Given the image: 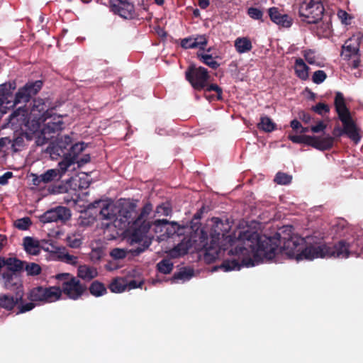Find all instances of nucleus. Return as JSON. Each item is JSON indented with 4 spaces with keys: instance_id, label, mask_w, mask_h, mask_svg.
<instances>
[{
    "instance_id": "2",
    "label": "nucleus",
    "mask_w": 363,
    "mask_h": 363,
    "mask_svg": "<svg viewBox=\"0 0 363 363\" xmlns=\"http://www.w3.org/2000/svg\"><path fill=\"white\" fill-rule=\"evenodd\" d=\"M46 108L47 106L42 99L35 101L31 114L38 119L26 122L28 111L24 107L20 106L10 115L8 125L14 129L21 128L22 125H25L35 135L37 144L42 145L52 137V133L63 128L62 117L53 115Z\"/></svg>"
},
{
    "instance_id": "8",
    "label": "nucleus",
    "mask_w": 363,
    "mask_h": 363,
    "mask_svg": "<svg viewBox=\"0 0 363 363\" xmlns=\"http://www.w3.org/2000/svg\"><path fill=\"white\" fill-rule=\"evenodd\" d=\"M323 12L321 0H304L299 9L300 16L309 23H316L321 18Z\"/></svg>"
},
{
    "instance_id": "26",
    "label": "nucleus",
    "mask_w": 363,
    "mask_h": 363,
    "mask_svg": "<svg viewBox=\"0 0 363 363\" xmlns=\"http://www.w3.org/2000/svg\"><path fill=\"white\" fill-rule=\"evenodd\" d=\"M257 128L264 132L270 133L276 129L277 125L269 117L262 116L257 124Z\"/></svg>"
},
{
    "instance_id": "62",
    "label": "nucleus",
    "mask_w": 363,
    "mask_h": 363,
    "mask_svg": "<svg viewBox=\"0 0 363 363\" xmlns=\"http://www.w3.org/2000/svg\"><path fill=\"white\" fill-rule=\"evenodd\" d=\"M199 5L201 9H206L209 5L208 0H199Z\"/></svg>"
},
{
    "instance_id": "64",
    "label": "nucleus",
    "mask_w": 363,
    "mask_h": 363,
    "mask_svg": "<svg viewBox=\"0 0 363 363\" xmlns=\"http://www.w3.org/2000/svg\"><path fill=\"white\" fill-rule=\"evenodd\" d=\"M4 257H0V270L4 268Z\"/></svg>"
},
{
    "instance_id": "47",
    "label": "nucleus",
    "mask_w": 363,
    "mask_h": 363,
    "mask_svg": "<svg viewBox=\"0 0 363 363\" xmlns=\"http://www.w3.org/2000/svg\"><path fill=\"white\" fill-rule=\"evenodd\" d=\"M303 57L309 64L313 65L316 62V56L312 50H305L303 52Z\"/></svg>"
},
{
    "instance_id": "30",
    "label": "nucleus",
    "mask_w": 363,
    "mask_h": 363,
    "mask_svg": "<svg viewBox=\"0 0 363 363\" xmlns=\"http://www.w3.org/2000/svg\"><path fill=\"white\" fill-rule=\"evenodd\" d=\"M90 292L95 296H101L106 293V289L104 285L99 281H94L89 288Z\"/></svg>"
},
{
    "instance_id": "7",
    "label": "nucleus",
    "mask_w": 363,
    "mask_h": 363,
    "mask_svg": "<svg viewBox=\"0 0 363 363\" xmlns=\"http://www.w3.org/2000/svg\"><path fill=\"white\" fill-rule=\"evenodd\" d=\"M56 279L62 281V293L63 292L71 299L79 298L85 291V286L81 284L77 279L71 277L68 273L59 274L56 275Z\"/></svg>"
},
{
    "instance_id": "32",
    "label": "nucleus",
    "mask_w": 363,
    "mask_h": 363,
    "mask_svg": "<svg viewBox=\"0 0 363 363\" xmlns=\"http://www.w3.org/2000/svg\"><path fill=\"white\" fill-rule=\"evenodd\" d=\"M16 303V300L11 296H0V306L7 310H11Z\"/></svg>"
},
{
    "instance_id": "55",
    "label": "nucleus",
    "mask_w": 363,
    "mask_h": 363,
    "mask_svg": "<svg viewBox=\"0 0 363 363\" xmlns=\"http://www.w3.org/2000/svg\"><path fill=\"white\" fill-rule=\"evenodd\" d=\"M326 125L323 122H318L315 125L311 126V129L313 133L322 132L325 130Z\"/></svg>"
},
{
    "instance_id": "46",
    "label": "nucleus",
    "mask_w": 363,
    "mask_h": 363,
    "mask_svg": "<svg viewBox=\"0 0 363 363\" xmlns=\"http://www.w3.org/2000/svg\"><path fill=\"white\" fill-rule=\"evenodd\" d=\"M171 211V208L167 204L160 205L156 209V213L160 216H169Z\"/></svg>"
},
{
    "instance_id": "43",
    "label": "nucleus",
    "mask_w": 363,
    "mask_h": 363,
    "mask_svg": "<svg viewBox=\"0 0 363 363\" xmlns=\"http://www.w3.org/2000/svg\"><path fill=\"white\" fill-rule=\"evenodd\" d=\"M86 147L83 143H77L71 148V157L77 159V156L82 152Z\"/></svg>"
},
{
    "instance_id": "6",
    "label": "nucleus",
    "mask_w": 363,
    "mask_h": 363,
    "mask_svg": "<svg viewBox=\"0 0 363 363\" xmlns=\"http://www.w3.org/2000/svg\"><path fill=\"white\" fill-rule=\"evenodd\" d=\"M335 105L336 111L340 121L342 123V130L337 129L335 130V134L340 135L346 134L352 141L357 143L360 140L359 129L351 118L350 113L346 107L343 95L337 92L335 99Z\"/></svg>"
},
{
    "instance_id": "48",
    "label": "nucleus",
    "mask_w": 363,
    "mask_h": 363,
    "mask_svg": "<svg viewBox=\"0 0 363 363\" xmlns=\"http://www.w3.org/2000/svg\"><path fill=\"white\" fill-rule=\"evenodd\" d=\"M126 255V250L120 248H115L111 252V255L115 259H123Z\"/></svg>"
},
{
    "instance_id": "58",
    "label": "nucleus",
    "mask_w": 363,
    "mask_h": 363,
    "mask_svg": "<svg viewBox=\"0 0 363 363\" xmlns=\"http://www.w3.org/2000/svg\"><path fill=\"white\" fill-rule=\"evenodd\" d=\"M33 177V183L34 185L38 186L43 183V180L41 179V174H32Z\"/></svg>"
},
{
    "instance_id": "60",
    "label": "nucleus",
    "mask_w": 363,
    "mask_h": 363,
    "mask_svg": "<svg viewBox=\"0 0 363 363\" xmlns=\"http://www.w3.org/2000/svg\"><path fill=\"white\" fill-rule=\"evenodd\" d=\"M352 57L353 58V60L352 62V66L354 68H357L359 66V57L357 55L355 56H352Z\"/></svg>"
},
{
    "instance_id": "14",
    "label": "nucleus",
    "mask_w": 363,
    "mask_h": 363,
    "mask_svg": "<svg viewBox=\"0 0 363 363\" xmlns=\"http://www.w3.org/2000/svg\"><path fill=\"white\" fill-rule=\"evenodd\" d=\"M111 9L115 13L123 18H130L134 8L133 5L126 0H113Z\"/></svg>"
},
{
    "instance_id": "23",
    "label": "nucleus",
    "mask_w": 363,
    "mask_h": 363,
    "mask_svg": "<svg viewBox=\"0 0 363 363\" xmlns=\"http://www.w3.org/2000/svg\"><path fill=\"white\" fill-rule=\"evenodd\" d=\"M294 70L296 76L301 80H306L308 78V67L303 59L298 58L296 60Z\"/></svg>"
},
{
    "instance_id": "49",
    "label": "nucleus",
    "mask_w": 363,
    "mask_h": 363,
    "mask_svg": "<svg viewBox=\"0 0 363 363\" xmlns=\"http://www.w3.org/2000/svg\"><path fill=\"white\" fill-rule=\"evenodd\" d=\"M247 13L254 19H260L263 15L262 12L259 9L254 7L250 8L247 11Z\"/></svg>"
},
{
    "instance_id": "28",
    "label": "nucleus",
    "mask_w": 363,
    "mask_h": 363,
    "mask_svg": "<svg viewBox=\"0 0 363 363\" xmlns=\"http://www.w3.org/2000/svg\"><path fill=\"white\" fill-rule=\"evenodd\" d=\"M109 289L113 293H122L127 290V281L123 278H116L110 284Z\"/></svg>"
},
{
    "instance_id": "13",
    "label": "nucleus",
    "mask_w": 363,
    "mask_h": 363,
    "mask_svg": "<svg viewBox=\"0 0 363 363\" xmlns=\"http://www.w3.org/2000/svg\"><path fill=\"white\" fill-rule=\"evenodd\" d=\"M362 35L360 33L354 35L342 46V56L345 60H350L352 56L357 55Z\"/></svg>"
},
{
    "instance_id": "54",
    "label": "nucleus",
    "mask_w": 363,
    "mask_h": 363,
    "mask_svg": "<svg viewBox=\"0 0 363 363\" xmlns=\"http://www.w3.org/2000/svg\"><path fill=\"white\" fill-rule=\"evenodd\" d=\"M143 280L138 281H131L130 282H127V290H130L136 288H140L143 284Z\"/></svg>"
},
{
    "instance_id": "36",
    "label": "nucleus",
    "mask_w": 363,
    "mask_h": 363,
    "mask_svg": "<svg viewBox=\"0 0 363 363\" xmlns=\"http://www.w3.org/2000/svg\"><path fill=\"white\" fill-rule=\"evenodd\" d=\"M194 48H199L200 50H204L205 47L208 43L207 38L205 35H197L193 37Z\"/></svg>"
},
{
    "instance_id": "10",
    "label": "nucleus",
    "mask_w": 363,
    "mask_h": 363,
    "mask_svg": "<svg viewBox=\"0 0 363 363\" xmlns=\"http://www.w3.org/2000/svg\"><path fill=\"white\" fill-rule=\"evenodd\" d=\"M186 78L194 89L201 90L207 86L210 75L206 69L192 65L186 72Z\"/></svg>"
},
{
    "instance_id": "61",
    "label": "nucleus",
    "mask_w": 363,
    "mask_h": 363,
    "mask_svg": "<svg viewBox=\"0 0 363 363\" xmlns=\"http://www.w3.org/2000/svg\"><path fill=\"white\" fill-rule=\"evenodd\" d=\"M291 127L294 130H297V129L300 128V127H301V123H300L297 120H293V121L291 122Z\"/></svg>"
},
{
    "instance_id": "12",
    "label": "nucleus",
    "mask_w": 363,
    "mask_h": 363,
    "mask_svg": "<svg viewBox=\"0 0 363 363\" xmlns=\"http://www.w3.org/2000/svg\"><path fill=\"white\" fill-rule=\"evenodd\" d=\"M71 216L70 211L66 207L58 206L50 209L40 216V220L43 223L57 222L58 220L66 221Z\"/></svg>"
},
{
    "instance_id": "19",
    "label": "nucleus",
    "mask_w": 363,
    "mask_h": 363,
    "mask_svg": "<svg viewBox=\"0 0 363 363\" xmlns=\"http://www.w3.org/2000/svg\"><path fill=\"white\" fill-rule=\"evenodd\" d=\"M186 233L184 227L178 225L176 222H169L166 220L165 238L166 239L174 235L178 236Z\"/></svg>"
},
{
    "instance_id": "53",
    "label": "nucleus",
    "mask_w": 363,
    "mask_h": 363,
    "mask_svg": "<svg viewBox=\"0 0 363 363\" xmlns=\"http://www.w3.org/2000/svg\"><path fill=\"white\" fill-rule=\"evenodd\" d=\"M193 37L184 38L181 42V45L185 49L194 48Z\"/></svg>"
},
{
    "instance_id": "38",
    "label": "nucleus",
    "mask_w": 363,
    "mask_h": 363,
    "mask_svg": "<svg viewBox=\"0 0 363 363\" xmlns=\"http://www.w3.org/2000/svg\"><path fill=\"white\" fill-rule=\"evenodd\" d=\"M197 55L198 57L200 58V60L208 66L212 68H216L218 67V65L217 62L213 60L211 55L208 54L202 55L200 53H198Z\"/></svg>"
},
{
    "instance_id": "24",
    "label": "nucleus",
    "mask_w": 363,
    "mask_h": 363,
    "mask_svg": "<svg viewBox=\"0 0 363 363\" xmlns=\"http://www.w3.org/2000/svg\"><path fill=\"white\" fill-rule=\"evenodd\" d=\"M23 262L15 257H4V267L6 268L5 272H14L20 271L23 268Z\"/></svg>"
},
{
    "instance_id": "20",
    "label": "nucleus",
    "mask_w": 363,
    "mask_h": 363,
    "mask_svg": "<svg viewBox=\"0 0 363 363\" xmlns=\"http://www.w3.org/2000/svg\"><path fill=\"white\" fill-rule=\"evenodd\" d=\"M68 183L70 184V187L73 190L86 189L90 184L89 176L85 173H82L77 177L72 178L68 181Z\"/></svg>"
},
{
    "instance_id": "41",
    "label": "nucleus",
    "mask_w": 363,
    "mask_h": 363,
    "mask_svg": "<svg viewBox=\"0 0 363 363\" xmlns=\"http://www.w3.org/2000/svg\"><path fill=\"white\" fill-rule=\"evenodd\" d=\"M26 271L28 275H38L40 273L41 268L38 264L30 263L26 265Z\"/></svg>"
},
{
    "instance_id": "39",
    "label": "nucleus",
    "mask_w": 363,
    "mask_h": 363,
    "mask_svg": "<svg viewBox=\"0 0 363 363\" xmlns=\"http://www.w3.org/2000/svg\"><path fill=\"white\" fill-rule=\"evenodd\" d=\"M291 181V177L287 174L279 172L277 174L274 182L279 184H288Z\"/></svg>"
},
{
    "instance_id": "35",
    "label": "nucleus",
    "mask_w": 363,
    "mask_h": 363,
    "mask_svg": "<svg viewBox=\"0 0 363 363\" xmlns=\"http://www.w3.org/2000/svg\"><path fill=\"white\" fill-rule=\"evenodd\" d=\"M289 138L295 143H304L311 145L312 136L309 135H289Z\"/></svg>"
},
{
    "instance_id": "63",
    "label": "nucleus",
    "mask_w": 363,
    "mask_h": 363,
    "mask_svg": "<svg viewBox=\"0 0 363 363\" xmlns=\"http://www.w3.org/2000/svg\"><path fill=\"white\" fill-rule=\"evenodd\" d=\"M300 117L306 123H309V121L311 120L310 116L305 113H303L302 116H301Z\"/></svg>"
},
{
    "instance_id": "21",
    "label": "nucleus",
    "mask_w": 363,
    "mask_h": 363,
    "mask_svg": "<svg viewBox=\"0 0 363 363\" xmlns=\"http://www.w3.org/2000/svg\"><path fill=\"white\" fill-rule=\"evenodd\" d=\"M23 245L25 250L33 255L39 254L40 247L39 241L30 237H26L23 240Z\"/></svg>"
},
{
    "instance_id": "44",
    "label": "nucleus",
    "mask_w": 363,
    "mask_h": 363,
    "mask_svg": "<svg viewBox=\"0 0 363 363\" xmlns=\"http://www.w3.org/2000/svg\"><path fill=\"white\" fill-rule=\"evenodd\" d=\"M326 79V74L323 70H318L313 74V82L315 84H320Z\"/></svg>"
},
{
    "instance_id": "22",
    "label": "nucleus",
    "mask_w": 363,
    "mask_h": 363,
    "mask_svg": "<svg viewBox=\"0 0 363 363\" xmlns=\"http://www.w3.org/2000/svg\"><path fill=\"white\" fill-rule=\"evenodd\" d=\"M234 45L236 51L240 54L247 52L252 48L250 40L246 37L238 38L234 42Z\"/></svg>"
},
{
    "instance_id": "15",
    "label": "nucleus",
    "mask_w": 363,
    "mask_h": 363,
    "mask_svg": "<svg viewBox=\"0 0 363 363\" xmlns=\"http://www.w3.org/2000/svg\"><path fill=\"white\" fill-rule=\"evenodd\" d=\"M71 143L69 136H65L64 139L61 138L57 143L52 144L48 147L47 152L50 154L52 160H57L60 156L65 155V150Z\"/></svg>"
},
{
    "instance_id": "11",
    "label": "nucleus",
    "mask_w": 363,
    "mask_h": 363,
    "mask_svg": "<svg viewBox=\"0 0 363 363\" xmlns=\"http://www.w3.org/2000/svg\"><path fill=\"white\" fill-rule=\"evenodd\" d=\"M315 246L320 247L321 251L325 255L318 256V258H328L331 257L346 258L349 255V246L346 245L344 242H340L337 245L333 247L325 245L322 242H315Z\"/></svg>"
},
{
    "instance_id": "37",
    "label": "nucleus",
    "mask_w": 363,
    "mask_h": 363,
    "mask_svg": "<svg viewBox=\"0 0 363 363\" xmlns=\"http://www.w3.org/2000/svg\"><path fill=\"white\" fill-rule=\"evenodd\" d=\"M158 269L164 274H169L172 270L173 264L171 261L164 259L157 264Z\"/></svg>"
},
{
    "instance_id": "40",
    "label": "nucleus",
    "mask_w": 363,
    "mask_h": 363,
    "mask_svg": "<svg viewBox=\"0 0 363 363\" xmlns=\"http://www.w3.org/2000/svg\"><path fill=\"white\" fill-rule=\"evenodd\" d=\"M31 222L29 218L25 217L15 221L14 225L20 230H26L30 225Z\"/></svg>"
},
{
    "instance_id": "29",
    "label": "nucleus",
    "mask_w": 363,
    "mask_h": 363,
    "mask_svg": "<svg viewBox=\"0 0 363 363\" xmlns=\"http://www.w3.org/2000/svg\"><path fill=\"white\" fill-rule=\"evenodd\" d=\"M193 277V270L191 269H183L173 277L172 281L177 282L179 280L182 281H187Z\"/></svg>"
},
{
    "instance_id": "1",
    "label": "nucleus",
    "mask_w": 363,
    "mask_h": 363,
    "mask_svg": "<svg viewBox=\"0 0 363 363\" xmlns=\"http://www.w3.org/2000/svg\"><path fill=\"white\" fill-rule=\"evenodd\" d=\"M230 223L213 218L201 229H197L190 238H185L169 252L171 257L186 254L191 248L205 250L213 257L218 256L220 250H228L229 254L238 257L242 266L254 267L275 258L279 254L296 261L313 260L324 252L310 238L307 240L296 235L289 239L279 236H259L247 225H239L230 233Z\"/></svg>"
},
{
    "instance_id": "56",
    "label": "nucleus",
    "mask_w": 363,
    "mask_h": 363,
    "mask_svg": "<svg viewBox=\"0 0 363 363\" xmlns=\"http://www.w3.org/2000/svg\"><path fill=\"white\" fill-rule=\"evenodd\" d=\"M35 307V305L33 303H28L26 304L22 305L19 308L18 313H23L27 311L32 310Z\"/></svg>"
},
{
    "instance_id": "59",
    "label": "nucleus",
    "mask_w": 363,
    "mask_h": 363,
    "mask_svg": "<svg viewBox=\"0 0 363 363\" xmlns=\"http://www.w3.org/2000/svg\"><path fill=\"white\" fill-rule=\"evenodd\" d=\"M89 160H90L89 156L86 155V156H84V157H82V159H80L79 160H77V159H75V163L77 162L79 165H81V164L87 163Z\"/></svg>"
},
{
    "instance_id": "50",
    "label": "nucleus",
    "mask_w": 363,
    "mask_h": 363,
    "mask_svg": "<svg viewBox=\"0 0 363 363\" xmlns=\"http://www.w3.org/2000/svg\"><path fill=\"white\" fill-rule=\"evenodd\" d=\"M61 258L64 262L70 264H75L77 262V257L65 252L62 253Z\"/></svg>"
},
{
    "instance_id": "17",
    "label": "nucleus",
    "mask_w": 363,
    "mask_h": 363,
    "mask_svg": "<svg viewBox=\"0 0 363 363\" xmlns=\"http://www.w3.org/2000/svg\"><path fill=\"white\" fill-rule=\"evenodd\" d=\"M269 15L271 20L276 24L284 27H289L291 24V19L286 14H281L277 8L269 9Z\"/></svg>"
},
{
    "instance_id": "27",
    "label": "nucleus",
    "mask_w": 363,
    "mask_h": 363,
    "mask_svg": "<svg viewBox=\"0 0 363 363\" xmlns=\"http://www.w3.org/2000/svg\"><path fill=\"white\" fill-rule=\"evenodd\" d=\"M60 179V173L57 169H50L43 174H41V179L43 184L56 182Z\"/></svg>"
},
{
    "instance_id": "45",
    "label": "nucleus",
    "mask_w": 363,
    "mask_h": 363,
    "mask_svg": "<svg viewBox=\"0 0 363 363\" xmlns=\"http://www.w3.org/2000/svg\"><path fill=\"white\" fill-rule=\"evenodd\" d=\"M104 256V250L101 247L94 248L90 253V257L93 261H99Z\"/></svg>"
},
{
    "instance_id": "3",
    "label": "nucleus",
    "mask_w": 363,
    "mask_h": 363,
    "mask_svg": "<svg viewBox=\"0 0 363 363\" xmlns=\"http://www.w3.org/2000/svg\"><path fill=\"white\" fill-rule=\"evenodd\" d=\"M152 210V205L146 204L135 221V229L133 233V239L135 241H142L144 238L150 240L155 238L158 241L166 240V219H157L150 222L148 218Z\"/></svg>"
},
{
    "instance_id": "42",
    "label": "nucleus",
    "mask_w": 363,
    "mask_h": 363,
    "mask_svg": "<svg viewBox=\"0 0 363 363\" xmlns=\"http://www.w3.org/2000/svg\"><path fill=\"white\" fill-rule=\"evenodd\" d=\"M337 16L342 24L349 25L350 23L352 16L345 11L342 9L338 10Z\"/></svg>"
},
{
    "instance_id": "57",
    "label": "nucleus",
    "mask_w": 363,
    "mask_h": 363,
    "mask_svg": "<svg viewBox=\"0 0 363 363\" xmlns=\"http://www.w3.org/2000/svg\"><path fill=\"white\" fill-rule=\"evenodd\" d=\"M12 176H13L12 172H6L4 175L0 177V184L4 185V184H7L8 180L9 179H11L12 177Z\"/></svg>"
},
{
    "instance_id": "5",
    "label": "nucleus",
    "mask_w": 363,
    "mask_h": 363,
    "mask_svg": "<svg viewBox=\"0 0 363 363\" xmlns=\"http://www.w3.org/2000/svg\"><path fill=\"white\" fill-rule=\"evenodd\" d=\"M100 208V218L119 228H122L121 225L128 221L130 216V213L127 210V202L125 200L116 202L109 199L96 201L89 205V208Z\"/></svg>"
},
{
    "instance_id": "34",
    "label": "nucleus",
    "mask_w": 363,
    "mask_h": 363,
    "mask_svg": "<svg viewBox=\"0 0 363 363\" xmlns=\"http://www.w3.org/2000/svg\"><path fill=\"white\" fill-rule=\"evenodd\" d=\"M219 268L222 269L224 272L239 270L240 269V264L237 260L225 261Z\"/></svg>"
},
{
    "instance_id": "25",
    "label": "nucleus",
    "mask_w": 363,
    "mask_h": 363,
    "mask_svg": "<svg viewBox=\"0 0 363 363\" xmlns=\"http://www.w3.org/2000/svg\"><path fill=\"white\" fill-rule=\"evenodd\" d=\"M98 275L96 269L86 265L79 266L78 276L84 280H91Z\"/></svg>"
},
{
    "instance_id": "31",
    "label": "nucleus",
    "mask_w": 363,
    "mask_h": 363,
    "mask_svg": "<svg viewBox=\"0 0 363 363\" xmlns=\"http://www.w3.org/2000/svg\"><path fill=\"white\" fill-rule=\"evenodd\" d=\"M74 163H75V159L72 158L71 157H67L62 161L59 162V164H58L59 168L57 169L60 172V177H62L65 174L66 171L69 169V167L71 165L74 164Z\"/></svg>"
},
{
    "instance_id": "9",
    "label": "nucleus",
    "mask_w": 363,
    "mask_h": 363,
    "mask_svg": "<svg viewBox=\"0 0 363 363\" xmlns=\"http://www.w3.org/2000/svg\"><path fill=\"white\" fill-rule=\"evenodd\" d=\"M61 296L62 290L60 287L44 288L40 286L30 291L29 298L32 301L54 302L59 300Z\"/></svg>"
},
{
    "instance_id": "16",
    "label": "nucleus",
    "mask_w": 363,
    "mask_h": 363,
    "mask_svg": "<svg viewBox=\"0 0 363 363\" xmlns=\"http://www.w3.org/2000/svg\"><path fill=\"white\" fill-rule=\"evenodd\" d=\"M1 282L7 289H18L21 286V280L16 273L1 272Z\"/></svg>"
},
{
    "instance_id": "52",
    "label": "nucleus",
    "mask_w": 363,
    "mask_h": 363,
    "mask_svg": "<svg viewBox=\"0 0 363 363\" xmlns=\"http://www.w3.org/2000/svg\"><path fill=\"white\" fill-rule=\"evenodd\" d=\"M215 91L217 94L216 95V98L218 99H221V94H222V91H221V89L219 86H218L216 84H211L209 86H208L206 87V92H209V91Z\"/></svg>"
},
{
    "instance_id": "51",
    "label": "nucleus",
    "mask_w": 363,
    "mask_h": 363,
    "mask_svg": "<svg viewBox=\"0 0 363 363\" xmlns=\"http://www.w3.org/2000/svg\"><path fill=\"white\" fill-rule=\"evenodd\" d=\"M313 110L319 114H323L329 111V107L325 104L319 103L313 107Z\"/></svg>"
},
{
    "instance_id": "18",
    "label": "nucleus",
    "mask_w": 363,
    "mask_h": 363,
    "mask_svg": "<svg viewBox=\"0 0 363 363\" xmlns=\"http://www.w3.org/2000/svg\"><path fill=\"white\" fill-rule=\"evenodd\" d=\"M312 139L311 145L318 150L328 149L332 147L333 143V138L329 135L322 137L312 136Z\"/></svg>"
},
{
    "instance_id": "33",
    "label": "nucleus",
    "mask_w": 363,
    "mask_h": 363,
    "mask_svg": "<svg viewBox=\"0 0 363 363\" xmlns=\"http://www.w3.org/2000/svg\"><path fill=\"white\" fill-rule=\"evenodd\" d=\"M67 245L72 248H77L82 245V238L79 234H71L67 237Z\"/></svg>"
},
{
    "instance_id": "4",
    "label": "nucleus",
    "mask_w": 363,
    "mask_h": 363,
    "mask_svg": "<svg viewBox=\"0 0 363 363\" xmlns=\"http://www.w3.org/2000/svg\"><path fill=\"white\" fill-rule=\"evenodd\" d=\"M42 87L41 81L28 83L20 89L15 96L13 91L16 86L14 84H4L0 86V110L2 113H6L8 109L13 108L18 104L27 102L30 97L36 94Z\"/></svg>"
}]
</instances>
